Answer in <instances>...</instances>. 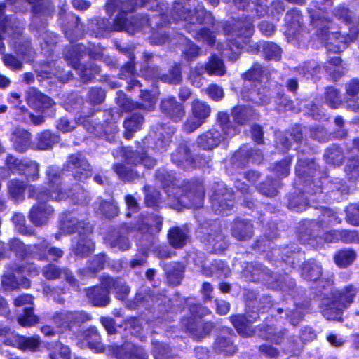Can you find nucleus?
<instances>
[{"label":"nucleus","mask_w":359,"mask_h":359,"mask_svg":"<svg viewBox=\"0 0 359 359\" xmlns=\"http://www.w3.org/2000/svg\"><path fill=\"white\" fill-rule=\"evenodd\" d=\"M189 232L186 228L173 227L168 232V241L175 248H182L189 241Z\"/></svg>","instance_id":"obj_44"},{"label":"nucleus","mask_w":359,"mask_h":359,"mask_svg":"<svg viewBox=\"0 0 359 359\" xmlns=\"http://www.w3.org/2000/svg\"><path fill=\"white\" fill-rule=\"evenodd\" d=\"M146 4L147 0H107L105 4L106 12L110 15L117 12V15L112 24L104 19L100 20L97 22L100 29L99 34L103 32L125 31L134 34L136 31L144 30L151 25L147 15H137L128 22L126 15L133 12L137 7L144 6Z\"/></svg>","instance_id":"obj_2"},{"label":"nucleus","mask_w":359,"mask_h":359,"mask_svg":"<svg viewBox=\"0 0 359 359\" xmlns=\"http://www.w3.org/2000/svg\"><path fill=\"white\" fill-rule=\"evenodd\" d=\"M38 76L41 79L57 77L60 81L65 82L68 80L69 74L62 75L59 69H53L51 64H44L36 69Z\"/></svg>","instance_id":"obj_54"},{"label":"nucleus","mask_w":359,"mask_h":359,"mask_svg":"<svg viewBox=\"0 0 359 359\" xmlns=\"http://www.w3.org/2000/svg\"><path fill=\"white\" fill-rule=\"evenodd\" d=\"M202 273L205 276H215L218 278H226L231 273V270L221 260H215L209 265H204Z\"/></svg>","instance_id":"obj_42"},{"label":"nucleus","mask_w":359,"mask_h":359,"mask_svg":"<svg viewBox=\"0 0 359 359\" xmlns=\"http://www.w3.org/2000/svg\"><path fill=\"white\" fill-rule=\"evenodd\" d=\"M217 121L219 123L223 135L217 130L211 129L198 136L197 145L203 150L212 151L217 147L224 138L231 137L239 133L240 130L237 126H233L229 120V114L220 111L217 114Z\"/></svg>","instance_id":"obj_9"},{"label":"nucleus","mask_w":359,"mask_h":359,"mask_svg":"<svg viewBox=\"0 0 359 359\" xmlns=\"http://www.w3.org/2000/svg\"><path fill=\"white\" fill-rule=\"evenodd\" d=\"M302 276L310 281H316L322 274V268L316 261H309L302 267Z\"/></svg>","instance_id":"obj_51"},{"label":"nucleus","mask_w":359,"mask_h":359,"mask_svg":"<svg viewBox=\"0 0 359 359\" xmlns=\"http://www.w3.org/2000/svg\"><path fill=\"white\" fill-rule=\"evenodd\" d=\"M39 164L35 161L24 158L20 175H24L28 181H37L39 179Z\"/></svg>","instance_id":"obj_53"},{"label":"nucleus","mask_w":359,"mask_h":359,"mask_svg":"<svg viewBox=\"0 0 359 359\" xmlns=\"http://www.w3.org/2000/svg\"><path fill=\"white\" fill-rule=\"evenodd\" d=\"M62 170L58 168L50 166L46 170L49 193L43 189H38L34 186L29 187V197L35 198L37 203L32 206L29 212V218L36 226H43L48 223L53 215L54 210L47 204L49 198L55 201H62L67 198L69 194L66 191L62 183Z\"/></svg>","instance_id":"obj_1"},{"label":"nucleus","mask_w":359,"mask_h":359,"mask_svg":"<svg viewBox=\"0 0 359 359\" xmlns=\"http://www.w3.org/2000/svg\"><path fill=\"white\" fill-rule=\"evenodd\" d=\"M64 168L72 173L74 179L83 181L91 176L92 169L87 159L80 153L70 155Z\"/></svg>","instance_id":"obj_16"},{"label":"nucleus","mask_w":359,"mask_h":359,"mask_svg":"<svg viewBox=\"0 0 359 359\" xmlns=\"http://www.w3.org/2000/svg\"><path fill=\"white\" fill-rule=\"evenodd\" d=\"M258 318V314L255 313V316L250 314H248L247 317L241 315L231 316L230 320L240 334L249 337L252 336L254 332L248 324L252 323Z\"/></svg>","instance_id":"obj_35"},{"label":"nucleus","mask_w":359,"mask_h":359,"mask_svg":"<svg viewBox=\"0 0 359 359\" xmlns=\"http://www.w3.org/2000/svg\"><path fill=\"white\" fill-rule=\"evenodd\" d=\"M255 6V9L258 17H263L269 13L276 16L285 11L284 3L280 0H275L271 3V9L267 6V0H250Z\"/></svg>","instance_id":"obj_29"},{"label":"nucleus","mask_w":359,"mask_h":359,"mask_svg":"<svg viewBox=\"0 0 359 359\" xmlns=\"http://www.w3.org/2000/svg\"><path fill=\"white\" fill-rule=\"evenodd\" d=\"M290 138H292L297 143H302L303 140L302 128L296 126L292 128L290 133H279L277 135V147L282 150L289 149L292 144Z\"/></svg>","instance_id":"obj_41"},{"label":"nucleus","mask_w":359,"mask_h":359,"mask_svg":"<svg viewBox=\"0 0 359 359\" xmlns=\"http://www.w3.org/2000/svg\"><path fill=\"white\" fill-rule=\"evenodd\" d=\"M182 325L189 332L190 334L197 339H201L207 336L212 330L214 325L211 322H196L194 318H183Z\"/></svg>","instance_id":"obj_25"},{"label":"nucleus","mask_w":359,"mask_h":359,"mask_svg":"<svg viewBox=\"0 0 359 359\" xmlns=\"http://www.w3.org/2000/svg\"><path fill=\"white\" fill-rule=\"evenodd\" d=\"M308 191L316 198L313 201L330 202L340 201L347 196L349 189L346 182L340 178H334L329 180L324 178L323 180H315L309 183Z\"/></svg>","instance_id":"obj_8"},{"label":"nucleus","mask_w":359,"mask_h":359,"mask_svg":"<svg viewBox=\"0 0 359 359\" xmlns=\"http://www.w3.org/2000/svg\"><path fill=\"white\" fill-rule=\"evenodd\" d=\"M115 122L116 118L114 117L112 111L110 109L89 116H81L75 121H69L66 118H62L57 121L56 126L61 132L69 133L72 131L76 125H81L90 133L96 136H101L102 134L109 132L108 124L114 130Z\"/></svg>","instance_id":"obj_6"},{"label":"nucleus","mask_w":359,"mask_h":359,"mask_svg":"<svg viewBox=\"0 0 359 359\" xmlns=\"http://www.w3.org/2000/svg\"><path fill=\"white\" fill-rule=\"evenodd\" d=\"M151 140V137L143 139L142 142L138 144L135 151L129 147H121L119 151L128 164L135 166L142 165L146 168H152L156 165V160L149 156L146 150V148H149Z\"/></svg>","instance_id":"obj_12"},{"label":"nucleus","mask_w":359,"mask_h":359,"mask_svg":"<svg viewBox=\"0 0 359 359\" xmlns=\"http://www.w3.org/2000/svg\"><path fill=\"white\" fill-rule=\"evenodd\" d=\"M165 270L168 283L172 285H179L183 278V266L179 263H174Z\"/></svg>","instance_id":"obj_62"},{"label":"nucleus","mask_w":359,"mask_h":359,"mask_svg":"<svg viewBox=\"0 0 359 359\" xmlns=\"http://www.w3.org/2000/svg\"><path fill=\"white\" fill-rule=\"evenodd\" d=\"M109 289L100 283V286H94L87 290L86 295L89 301L95 306H106L110 302Z\"/></svg>","instance_id":"obj_32"},{"label":"nucleus","mask_w":359,"mask_h":359,"mask_svg":"<svg viewBox=\"0 0 359 359\" xmlns=\"http://www.w3.org/2000/svg\"><path fill=\"white\" fill-rule=\"evenodd\" d=\"M11 140L14 149L20 153L26 151L31 145V134L22 128H16L12 133Z\"/></svg>","instance_id":"obj_39"},{"label":"nucleus","mask_w":359,"mask_h":359,"mask_svg":"<svg viewBox=\"0 0 359 359\" xmlns=\"http://www.w3.org/2000/svg\"><path fill=\"white\" fill-rule=\"evenodd\" d=\"M4 8L5 6L0 4V53L4 50V44L2 42L5 39L4 35L15 37L22 32L20 22L13 16H4Z\"/></svg>","instance_id":"obj_19"},{"label":"nucleus","mask_w":359,"mask_h":359,"mask_svg":"<svg viewBox=\"0 0 359 359\" xmlns=\"http://www.w3.org/2000/svg\"><path fill=\"white\" fill-rule=\"evenodd\" d=\"M266 71V69L264 67L258 63H255L249 70L242 75L243 79L245 80V83H251V82L255 83H260L259 81Z\"/></svg>","instance_id":"obj_57"},{"label":"nucleus","mask_w":359,"mask_h":359,"mask_svg":"<svg viewBox=\"0 0 359 359\" xmlns=\"http://www.w3.org/2000/svg\"><path fill=\"white\" fill-rule=\"evenodd\" d=\"M58 141V137L52 134L50 131L46 130L37 136L36 147L40 150H47Z\"/></svg>","instance_id":"obj_61"},{"label":"nucleus","mask_w":359,"mask_h":359,"mask_svg":"<svg viewBox=\"0 0 359 359\" xmlns=\"http://www.w3.org/2000/svg\"><path fill=\"white\" fill-rule=\"evenodd\" d=\"M231 116L235 123L243 126L256 120L259 114L250 107L236 106L232 109Z\"/></svg>","instance_id":"obj_33"},{"label":"nucleus","mask_w":359,"mask_h":359,"mask_svg":"<svg viewBox=\"0 0 359 359\" xmlns=\"http://www.w3.org/2000/svg\"><path fill=\"white\" fill-rule=\"evenodd\" d=\"M173 163L184 170L193 168L194 159L191 156L190 150L186 144L180 145L171 155Z\"/></svg>","instance_id":"obj_36"},{"label":"nucleus","mask_w":359,"mask_h":359,"mask_svg":"<svg viewBox=\"0 0 359 359\" xmlns=\"http://www.w3.org/2000/svg\"><path fill=\"white\" fill-rule=\"evenodd\" d=\"M9 249L20 258L32 257L33 245L25 246L20 240L13 239L9 243Z\"/></svg>","instance_id":"obj_58"},{"label":"nucleus","mask_w":359,"mask_h":359,"mask_svg":"<svg viewBox=\"0 0 359 359\" xmlns=\"http://www.w3.org/2000/svg\"><path fill=\"white\" fill-rule=\"evenodd\" d=\"M254 234L252 223L247 220L237 219L231 227V235L236 240L245 241L250 240Z\"/></svg>","instance_id":"obj_31"},{"label":"nucleus","mask_w":359,"mask_h":359,"mask_svg":"<svg viewBox=\"0 0 359 359\" xmlns=\"http://www.w3.org/2000/svg\"><path fill=\"white\" fill-rule=\"evenodd\" d=\"M43 276L48 280L64 278L69 285H76V280L67 268H60L53 264H48L42 269Z\"/></svg>","instance_id":"obj_26"},{"label":"nucleus","mask_w":359,"mask_h":359,"mask_svg":"<svg viewBox=\"0 0 359 359\" xmlns=\"http://www.w3.org/2000/svg\"><path fill=\"white\" fill-rule=\"evenodd\" d=\"M144 123V117L138 113L133 114L130 118H127L124 123L125 128L124 136L126 139L132 138L133 133L141 128Z\"/></svg>","instance_id":"obj_48"},{"label":"nucleus","mask_w":359,"mask_h":359,"mask_svg":"<svg viewBox=\"0 0 359 359\" xmlns=\"http://www.w3.org/2000/svg\"><path fill=\"white\" fill-rule=\"evenodd\" d=\"M113 170L121 180L126 182H131L139 179L141 176L137 170L133 168H128L124 165L120 163L114 164Z\"/></svg>","instance_id":"obj_52"},{"label":"nucleus","mask_w":359,"mask_h":359,"mask_svg":"<svg viewBox=\"0 0 359 359\" xmlns=\"http://www.w3.org/2000/svg\"><path fill=\"white\" fill-rule=\"evenodd\" d=\"M234 205L233 193L223 182H217L212 196V207L218 215H228Z\"/></svg>","instance_id":"obj_14"},{"label":"nucleus","mask_w":359,"mask_h":359,"mask_svg":"<svg viewBox=\"0 0 359 359\" xmlns=\"http://www.w3.org/2000/svg\"><path fill=\"white\" fill-rule=\"evenodd\" d=\"M63 255L62 249L50 245L45 239L33 245L32 258L40 261L57 262Z\"/></svg>","instance_id":"obj_20"},{"label":"nucleus","mask_w":359,"mask_h":359,"mask_svg":"<svg viewBox=\"0 0 359 359\" xmlns=\"http://www.w3.org/2000/svg\"><path fill=\"white\" fill-rule=\"evenodd\" d=\"M52 320L61 332H65L72 331L74 327H79L82 323L90 320V316L83 311L62 310L55 312Z\"/></svg>","instance_id":"obj_13"},{"label":"nucleus","mask_w":359,"mask_h":359,"mask_svg":"<svg viewBox=\"0 0 359 359\" xmlns=\"http://www.w3.org/2000/svg\"><path fill=\"white\" fill-rule=\"evenodd\" d=\"M280 249H273V253L280 255ZM303 255L296 245H292L290 248H285L281 251L280 257L283 261L290 264L293 268H295L299 265L301 258H304Z\"/></svg>","instance_id":"obj_43"},{"label":"nucleus","mask_w":359,"mask_h":359,"mask_svg":"<svg viewBox=\"0 0 359 359\" xmlns=\"http://www.w3.org/2000/svg\"><path fill=\"white\" fill-rule=\"evenodd\" d=\"M330 27H323L321 31V36L327 42L326 46L329 50L334 53L341 52L347 45L353 42L355 39V35L344 36L339 31H331Z\"/></svg>","instance_id":"obj_18"},{"label":"nucleus","mask_w":359,"mask_h":359,"mask_svg":"<svg viewBox=\"0 0 359 359\" xmlns=\"http://www.w3.org/2000/svg\"><path fill=\"white\" fill-rule=\"evenodd\" d=\"M344 172L346 177L349 182H355L359 181V157H353L348 160L345 167Z\"/></svg>","instance_id":"obj_59"},{"label":"nucleus","mask_w":359,"mask_h":359,"mask_svg":"<svg viewBox=\"0 0 359 359\" xmlns=\"http://www.w3.org/2000/svg\"><path fill=\"white\" fill-rule=\"evenodd\" d=\"M28 186L27 184L23 180L17 178H13L7 182L6 189L9 197L16 201H22L25 198V191Z\"/></svg>","instance_id":"obj_40"},{"label":"nucleus","mask_w":359,"mask_h":359,"mask_svg":"<svg viewBox=\"0 0 359 359\" xmlns=\"http://www.w3.org/2000/svg\"><path fill=\"white\" fill-rule=\"evenodd\" d=\"M116 355L117 359H148V355L142 348L130 343L117 348Z\"/></svg>","instance_id":"obj_37"},{"label":"nucleus","mask_w":359,"mask_h":359,"mask_svg":"<svg viewBox=\"0 0 359 359\" xmlns=\"http://www.w3.org/2000/svg\"><path fill=\"white\" fill-rule=\"evenodd\" d=\"M309 183L310 182H308L305 186V193H299L290 196L288 202V208L291 210L300 212L305 210L310 203H314L318 202L312 201L313 198H316V196H312L308 191Z\"/></svg>","instance_id":"obj_28"},{"label":"nucleus","mask_w":359,"mask_h":359,"mask_svg":"<svg viewBox=\"0 0 359 359\" xmlns=\"http://www.w3.org/2000/svg\"><path fill=\"white\" fill-rule=\"evenodd\" d=\"M243 276L246 280L252 282L269 281L268 270L259 263L248 264L243 271Z\"/></svg>","instance_id":"obj_30"},{"label":"nucleus","mask_w":359,"mask_h":359,"mask_svg":"<svg viewBox=\"0 0 359 359\" xmlns=\"http://www.w3.org/2000/svg\"><path fill=\"white\" fill-rule=\"evenodd\" d=\"M340 222V218L333 210L323 208L322 218L320 221L304 220L299 224V240L302 243L313 245V241L320 236L324 225L339 224Z\"/></svg>","instance_id":"obj_11"},{"label":"nucleus","mask_w":359,"mask_h":359,"mask_svg":"<svg viewBox=\"0 0 359 359\" xmlns=\"http://www.w3.org/2000/svg\"><path fill=\"white\" fill-rule=\"evenodd\" d=\"M156 176L168 196H173L177 198L179 203L184 207L199 208L203 206L205 191L202 182L198 180L184 182L182 184V191L184 194L178 196L180 188L177 187V182L174 176L165 170H158Z\"/></svg>","instance_id":"obj_4"},{"label":"nucleus","mask_w":359,"mask_h":359,"mask_svg":"<svg viewBox=\"0 0 359 359\" xmlns=\"http://www.w3.org/2000/svg\"><path fill=\"white\" fill-rule=\"evenodd\" d=\"M88 52L89 56L93 59H98L101 56V52L98 50H93L90 48H86L82 44L72 46L65 50V58L67 62L76 69H79L80 76L84 82H88L93 79L95 74L100 72V69L95 65H91L89 68L80 64V60Z\"/></svg>","instance_id":"obj_10"},{"label":"nucleus","mask_w":359,"mask_h":359,"mask_svg":"<svg viewBox=\"0 0 359 359\" xmlns=\"http://www.w3.org/2000/svg\"><path fill=\"white\" fill-rule=\"evenodd\" d=\"M344 154L341 148L336 144H332L327 148L323 154L325 163L333 167L341 165L344 161Z\"/></svg>","instance_id":"obj_45"},{"label":"nucleus","mask_w":359,"mask_h":359,"mask_svg":"<svg viewBox=\"0 0 359 359\" xmlns=\"http://www.w3.org/2000/svg\"><path fill=\"white\" fill-rule=\"evenodd\" d=\"M90 233H86L85 231L80 232L76 237L72 239V251L75 255L81 257L88 256L94 249L95 245L91 238Z\"/></svg>","instance_id":"obj_24"},{"label":"nucleus","mask_w":359,"mask_h":359,"mask_svg":"<svg viewBox=\"0 0 359 359\" xmlns=\"http://www.w3.org/2000/svg\"><path fill=\"white\" fill-rule=\"evenodd\" d=\"M61 231L65 234L74 233H80L85 231L86 233H92V227L88 223L79 219L74 212L65 213L61 216Z\"/></svg>","instance_id":"obj_21"},{"label":"nucleus","mask_w":359,"mask_h":359,"mask_svg":"<svg viewBox=\"0 0 359 359\" xmlns=\"http://www.w3.org/2000/svg\"><path fill=\"white\" fill-rule=\"evenodd\" d=\"M204 72L209 75L222 76L226 74V67L223 61L215 55H212L203 67Z\"/></svg>","instance_id":"obj_49"},{"label":"nucleus","mask_w":359,"mask_h":359,"mask_svg":"<svg viewBox=\"0 0 359 359\" xmlns=\"http://www.w3.org/2000/svg\"><path fill=\"white\" fill-rule=\"evenodd\" d=\"M126 231V229H122L114 236H111L109 239V245L111 248H117L122 251L130 249V243L128 238L125 235Z\"/></svg>","instance_id":"obj_60"},{"label":"nucleus","mask_w":359,"mask_h":359,"mask_svg":"<svg viewBox=\"0 0 359 359\" xmlns=\"http://www.w3.org/2000/svg\"><path fill=\"white\" fill-rule=\"evenodd\" d=\"M201 241L205 244L208 250L211 252H222L228 246L225 236L217 222L210 224V229L204 232Z\"/></svg>","instance_id":"obj_15"},{"label":"nucleus","mask_w":359,"mask_h":359,"mask_svg":"<svg viewBox=\"0 0 359 359\" xmlns=\"http://www.w3.org/2000/svg\"><path fill=\"white\" fill-rule=\"evenodd\" d=\"M241 94L243 99L258 105L268 104L272 98L271 90L261 83H244Z\"/></svg>","instance_id":"obj_17"},{"label":"nucleus","mask_w":359,"mask_h":359,"mask_svg":"<svg viewBox=\"0 0 359 359\" xmlns=\"http://www.w3.org/2000/svg\"><path fill=\"white\" fill-rule=\"evenodd\" d=\"M152 345L155 359H177V357L171 353V350L166 344L154 341Z\"/></svg>","instance_id":"obj_64"},{"label":"nucleus","mask_w":359,"mask_h":359,"mask_svg":"<svg viewBox=\"0 0 359 359\" xmlns=\"http://www.w3.org/2000/svg\"><path fill=\"white\" fill-rule=\"evenodd\" d=\"M171 15L175 21L184 20L190 26H187L188 32L198 41L205 42L210 46L215 43V36L212 32L203 28L191 29L197 24L205 23L214 25L215 18L211 13H208L203 5L197 0H185L184 2H175L171 11Z\"/></svg>","instance_id":"obj_3"},{"label":"nucleus","mask_w":359,"mask_h":359,"mask_svg":"<svg viewBox=\"0 0 359 359\" xmlns=\"http://www.w3.org/2000/svg\"><path fill=\"white\" fill-rule=\"evenodd\" d=\"M225 35H230L229 40V49H224L222 53L229 57L231 60H236L240 55V50L250 42V38L252 36L253 25L250 18H245L236 22L232 27L226 25L224 27Z\"/></svg>","instance_id":"obj_7"},{"label":"nucleus","mask_w":359,"mask_h":359,"mask_svg":"<svg viewBox=\"0 0 359 359\" xmlns=\"http://www.w3.org/2000/svg\"><path fill=\"white\" fill-rule=\"evenodd\" d=\"M302 15L299 11H287L285 17V33L288 37H295L301 29Z\"/></svg>","instance_id":"obj_38"},{"label":"nucleus","mask_w":359,"mask_h":359,"mask_svg":"<svg viewBox=\"0 0 359 359\" xmlns=\"http://www.w3.org/2000/svg\"><path fill=\"white\" fill-rule=\"evenodd\" d=\"M161 111L175 122L180 121L185 116V109L182 104L179 103L174 97L162 100Z\"/></svg>","instance_id":"obj_23"},{"label":"nucleus","mask_w":359,"mask_h":359,"mask_svg":"<svg viewBox=\"0 0 359 359\" xmlns=\"http://www.w3.org/2000/svg\"><path fill=\"white\" fill-rule=\"evenodd\" d=\"M26 100L27 104L36 110L52 108L55 105L53 100L42 94L34 88H31L27 91Z\"/></svg>","instance_id":"obj_27"},{"label":"nucleus","mask_w":359,"mask_h":359,"mask_svg":"<svg viewBox=\"0 0 359 359\" xmlns=\"http://www.w3.org/2000/svg\"><path fill=\"white\" fill-rule=\"evenodd\" d=\"M319 285L323 288L322 294L324 296L330 295V298L326 297L322 300V314L327 320H340L343 311L354 302L358 293L357 288L348 285L333 291V283L330 280H322Z\"/></svg>","instance_id":"obj_5"},{"label":"nucleus","mask_w":359,"mask_h":359,"mask_svg":"<svg viewBox=\"0 0 359 359\" xmlns=\"http://www.w3.org/2000/svg\"><path fill=\"white\" fill-rule=\"evenodd\" d=\"M83 341L88 347L95 351H102L104 348L101 343V337L95 327H90L83 333Z\"/></svg>","instance_id":"obj_46"},{"label":"nucleus","mask_w":359,"mask_h":359,"mask_svg":"<svg viewBox=\"0 0 359 359\" xmlns=\"http://www.w3.org/2000/svg\"><path fill=\"white\" fill-rule=\"evenodd\" d=\"M341 62L339 56L330 58L325 64V71L334 79L341 77L345 72V67Z\"/></svg>","instance_id":"obj_55"},{"label":"nucleus","mask_w":359,"mask_h":359,"mask_svg":"<svg viewBox=\"0 0 359 359\" xmlns=\"http://www.w3.org/2000/svg\"><path fill=\"white\" fill-rule=\"evenodd\" d=\"M346 91L348 95L353 97L352 104H348V107L357 112L359 111V104L356 102V97L359 93V79H353L346 84Z\"/></svg>","instance_id":"obj_63"},{"label":"nucleus","mask_w":359,"mask_h":359,"mask_svg":"<svg viewBox=\"0 0 359 359\" xmlns=\"http://www.w3.org/2000/svg\"><path fill=\"white\" fill-rule=\"evenodd\" d=\"M102 285L109 289V291L114 289L116 292V297L119 300L126 299L130 292L128 285L121 278L113 279L110 277H103Z\"/></svg>","instance_id":"obj_34"},{"label":"nucleus","mask_w":359,"mask_h":359,"mask_svg":"<svg viewBox=\"0 0 359 359\" xmlns=\"http://www.w3.org/2000/svg\"><path fill=\"white\" fill-rule=\"evenodd\" d=\"M191 112L194 117L205 123L210 115L211 108L206 102L195 99L191 103Z\"/></svg>","instance_id":"obj_50"},{"label":"nucleus","mask_w":359,"mask_h":359,"mask_svg":"<svg viewBox=\"0 0 359 359\" xmlns=\"http://www.w3.org/2000/svg\"><path fill=\"white\" fill-rule=\"evenodd\" d=\"M14 304L17 307L25 306L23 313L18 318L19 324L24 327H31L38 322L37 317L33 313V297L29 294H23L15 298Z\"/></svg>","instance_id":"obj_22"},{"label":"nucleus","mask_w":359,"mask_h":359,"mask_svg":"<svg viewBox=\"0 0 359 359\" xmlns=\"http://www.w3.org/2000/svg\"><path fill=\"white\" fill-rule=\"evenodd\" d=\"M2 284L6 290H14L19 286L29 287L30 283L28 279L22 278L19 282L13 271L6 273L2 277Z\"/></svg>","instance_id":"obj_56"},{"label":"nucleus","mask_w":359,"mask_h":359,"mask_svg":"<svg viewBox=\"0 0 359 359\" xmlns=\"http://www.w3.org/2000/svg\"><path fill=\"white\" fill-rule=\"evenodd\" d=\"M46 348L50 351L48 355L50 359H71L69 348L58 341L48 343Z\"/></svg>","instance_id":"obj_47"}]
</instances>
